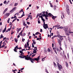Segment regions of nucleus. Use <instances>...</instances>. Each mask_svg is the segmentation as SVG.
Returning <instances> with one entry per match:
<instances>
[{"label":"nucleus","instance_id":"1","mask_svg":"<svg viewBox=\"0 0 73 73\" xmlns=\"http://www.w3.org/2000/svg\"><path fill=\"white\" fill-rule=\"evenodd\" d=\"M57 65L58 66V69H59V70H60V71H61L62 70L61 69H62V66L60 65V64H59V63H58V62H57Z\"/></svg>","mask_w":73,"mask_h":73},{"label":"nucleus","instance_id":"2","mask_svg":"<svg viewBox=\"0 0 73 73\" xmlns=\"http://www.w3.org/2000/svg\"><path fill=\"white\" fill-rule=\"evenodd\" d=\"M43 23L44 24H43V26L44 28L45 29H46V28H48V29H49V28L48 26V24H45V22H43Z\"/></svg>","mask_w":73,"mask_h":73},{"label":"nucleus","instance_id":"3","mask_svg":"<svg viewBox=\"0 0 73 73\" xmlns=\"http://www.w3.org/2000/svg\"><path fill=\"white\" fill-rule=\"evenodd\" d=\"M48 16H49L51 17L52 16V19H53V20H55V19L57 18V16H54L52 14H51L50 13H49L47 14Z\"/></svg>","mask_w":73,"mask_h":73},{"label":"nucleus","instance_id":"4","mask_svg":"<svg viewBox=\"0 0 73 73\" xmlns=\"http://www.w3.org/2000/svg\"><path fill=\"white\" fill-rule=\"evenodd\" d=\"M37 59L36 58H32L31 60V62L32 63H34L33 61H37Z\"/></svg>","mask_w":73,"mask_h":73},{"label":"nucleus","instance_id":"5","mask_svg":"<svg viewBox=\"0 0 73 73\" xmlns=\"http://www.w3.org/2000/svg\"><path fill=\"white\" fill-rule=\"evenodd\" d=\"M24 56V58H25V60H30L31 61L32 60L30 59L29 58L28 56Z\"/></svg>","mask_w":73,"mask_h":73},{"label":"nucleus","instance_id":"6","mask_svg":"<svg viewBox=\"0 0 73 73\" xmlns=\"http://www.w3.org/2000/svg\"><path fill=\"white\" fill-rule=\"evenodd\" d=\"M61 39H58V43H59V44L60 45V46H61Z\"/></svg>","mask_w":73,"mask_h":73},{"label":"nucleus","instance_id":"7","mask_svg":"<svg viewBox=\"0 0 73 73\" xmlns=\"http://www.w3.org/2000/svg\"><path fill=\"white\" fill-rule=\"evenodd\" d=\"M20 54L21 55V56H19V57H20V58H24V56H25V55H24L22 54V53H21V54Z\"/></svg>","mask_w":73,"mask_h":73},{"label":"nucleus","instance_id":"8","mask_svg":"<svg viewBox=\"0 0 73 73\" xmlns=\"http://www.w3.org/2000/svg\"><path fill=\"white\" fill-rule=\"evenodd\" d=\"M58 36L59 37V38H60V40L62 41V40H64V39L63 38V36H61V35H58Z\"/></svg>","mask_w":73,"mask_h":73},{"label":"nucleus","instance_id":"9","mask_svg":"<svg viewBox=\"0 0 73 73\" xmlns=\"http://www.w3.org/2000/svg\"><path fill=\"white\" fill-rule=\"evenodd\" d=\"M66 10L67 11V12L68 14V15H69V8L67 7L66 8Z\"/></svg>","mask_w":73,"mask_h":73},{"label":"nucleus","instance_id":"10","mask_svg":"<svg viewBox=\"0 0 73 73\" xmlns=\"http://www.w3.org/2000/svg\"><path fill=\"white\" fill-rule=\"evenodd\" d=\"M24 46L25 47V48H26V49H27V48H31L30 46H27V44H25Z\"/></svg>","mask_w":73,"mask_h":73},{"label":"nucleus","instance_id":"11","mask_svg":"<svg viewBox=\"0 0 73 73\" xmlns=\"http://www.w3.org/2000/svg\"><path fill=\"white\" fill-rule=\"evenodd\" d=\"M68 28L66 27H65L64 31H65V32H68Z\"/></svg>","mask_w":73,"mask_h":73},{"label":"nucleus","instance_id":"12","mask_svg":"<svg viewBox=\"0 0 73 73\" xmlns=\"http://www.w3.org/2000/svg\"><path fill=\"white\" fill-rule=\"evenodd\" d=\"M36 42H34L33 43H32V47L33 48H34V45H35V44H36Z\"/></svg>","mask_w":73,"mask_h":73},{"label":"nucleus","instance_id":"13","mask_svg":"<svg viewBox=\"0 0 73 73\" xmlns=\"http://www.w3.org/2000/svg\"><path fill=\"white\" fill-rule=\"evenodd\" d=\"M10 15V13H7L5 14V15L6 16H7V17H8Z\"/></svg>","mask_w":73,"mask_h":73},{"label":"nucleus","instance_id":"14","mask_svg":"<svg viewBox=\"0 0 73 73\" xmlns=\"http://www.w3.org/2000/svg\"><path fill=\"white\" fill-rule=\"evenodd\" d=\"M53 63H54V67L55 68H57V64H56V63H55L54 62Z\"/></svg>","mask_w":73,"mask_h":73},{"label":"nucleus","instance_id":"15","mask_svg":"<svg viewBox=\"0 0 73 73\" xmlns=\"http://www.w3.org/2000/svg\"><path fill=\"white\" fill-rule=\"evenodd\" d=\"M43 16V17H48V16L47 15H45V14H42V16Z\"/></svg>","mask_w":73,"mask_h":73},{"label":"nucleus","instance_id":"16","mask_svg":"<svg viewBox=\"0 0 73 73\" xmlns=\"http://www.w3.org/2000/svg\"><path fill=\"white\" fill-rule=\"evenodd\" d=\"M6 27H5L4 29L3 30V31H2L3 33H4V32H5V31H6Z\"/></svg>","mask_w":73,"mask_h":73},{"label":"nucleus","instance_id":"17","mask_svg":"<svg viewBox=\"0 0 73 73\" xmlns=\"http://www.w3.org/2000/svg\"><path fill=\"white\" fill-rule=\"evenodd\" d=\"M68 38L69 41V42H71L70 40H71V39L70 38V37L69 36H68Z\"/></svg>","mask_w":73,"mask_h":73},{"label":"nucleus","instance_id":"18","mask_svg":"<svg viewBox=\"0 0 73 73\" xmlns=\"http://www.w3.org/2000/svg\"><path fill=\"white\" fill-rule=\"evenodd\" d=\"M40 56H39L37 57V61H38L40 60Z\"/></svg>","mask_w":73,"mask_h":73},{"label":"nucleus","instance_id":"19","mask_svg":"<svg viewBox=\"0 0 73 73\" xmlns=\"http://www.w3.org/2000/svg\"><path fill=\"white\" fill-rule=\"evenodd\" d=\"M66 66L67 67V68H68L69 66V65H68V63H67V62H66Z\"/></svg>","mask_w":73,"mask_h":73},{"label":"nucleus","instance_id":"20","mask_svg":"<svg viewBox=\"0 0 73 73\" xmlns=\"http://www.w3.org/2000/svg\"><path fill=\"white\" fill-rule=\"evenodd\" d=\"M33 52H34V53H37V51H36V50L35 49H33Z\"/></svg>","mask_w":73,"mask_h":73},{"label":"nucleus","instance_id":"21","mask_svg":"<svg viewBox=\"0 0 73 73\" xmlns=\"http://www.w3.org/2000/svg\"><path fill=\"white\" fill-rule=\"evenodd\" d=\"M13 10H11V11H9V13H10V14H11V13H13Z\"/></svg>","mask_w":73,"mask_h":73},{"label":"nucleus","instance_id":"22","mask_svg":"<svg viewBox=\"0 0 73 73\" xmlns=\"http://www.w3.org/2000/svg\"><path fill=\"white\" fill-rule=\"evenodd\" d=\"M17 50V49H16V47H15L14 49V51L15 52H17V50Z\"/></svg>","mask_w":73,"mask_h":73},{"label":"nucleus","instance_id":"23","mask_svg":"<svg viewBox=\"0 0 73 73\" xmlns=\"http://www.w3.org/2000/svg\"><path fill=\"white\" fill-rule=\"evenodd\" d=\"M56 50L57 52H58V51L59 52H60V51H61V50H60V49H59L58 48H56Z\"/></svg>","mask_w":73,"mask_h":73},{"label":"nucleus","instance_id":"24","mask_svg":"<svg viewBox=\"0 0 73 73\" xmlns=\"http://www.w3.org/2000/svg\"><path fill=\"white\" fill-rule=\"evenodd\" d=\"M0 37H1L0 38V39L2 38H3V37H4V36H3L2 34L0 36Z\"/></svg>","mask_w":73,"mask_h":73},{"label":"nucleus","instance_id":"25","mask_svg":"<svg viewBox=\"0 0 73 73\" xmlns=\"http://www.w3.org/2000/svg\"><path fill=\"white\" fill-rule=\"evenodd\" d=\"M18 5V3H15L14 5V7H16V6H17Z\"/></svg>","mask_w":73,"mask_h":73},{"label":"nucleus","instance_id":"26","mask_svg":"<svg viewBox=\"0 0 73 73\" xmlns=\"http://www.w3.org/2000/svg\"><path fill=\"white\" fill-rule=\"evenodd\" d=\"M44 52L46 54H47V53H48V50H44Z\"/></svg>","mask_w":73,"mask_h":73},{"label":"nucleus","instance_id":"27","mask_svg":"<svg viewBox=\"0 0 73 73\" xmlns=\"http://www.w3.org/2000/svg\"><path fill=\"white\" fill-rule=\"evenodd\" d=\"M46 57H45L44 58H43L42 59V61H44V60H45V59H45V58H46Z\"/></svg>","mask_w":73,"mask_h":73},{"label":"nucleus","instance_id":"28","mask_svg":"<svg viewBox=\"0 0 73 73\" xmlns=\"http://www.w3.org/2000/svg\"><path fill=\"white\" fill-rule=\"evenodd\" d=\"M5 42H6V43H7V44H8V40H7V39H5Z\"/></svg>","mask_w":73,"mask_h":73},{"label":"nucleus","instance_id":"29","mask_svg":"<svg viewBox=\"0 0 73 73\" xmlns=\"http://www.w3.org/2000/svg\"><path fill=\"white\" fill-rule=\"evenodd\" d=\"M36 56V54H33L31 56V58H33V57H34V56Z\"/></svg>","mask_w":73,"mask_h":73},{"label":"nucleus","instance_id":"30","mask_svg":"<svg viewBox=\"0 0 73 73\" xmlns=\"http://www.w3.org/2000/svg\"><path fill=\"white\" fill-rule=\"evenodd\" d=\"M16 8H16V7H15L12 10H13V11H14V10H15V9H16Z\"/></svg>","mask_w":73,"mask_h":73},{"label":"nucleus","instance_id":"31","mask_svg":"<svg viewBox=\"0 0 73 73\" xmlns=\"http://www.w3.org/2000/svg\"><path fill=\"white\" fill-rule=\"evenodd\" d=\"M15 40V42L16 43L17 42V40L16 39V38H15L14 39Z\"/></svg>","mask_w":73,"mask_h":73},{"label":"nucleus","instance_id":"32","mask_svg":"<svg viewBox=\"0 0 73 73\" xmlns=\"http://www.w3.org/2000/svg\"><path fill=\"white\" fill-rule=\"evenodd\" d=\"M10 20V18H9L8 20L7 21V22L8 23H9V21Z\"/></svg>","mask_w":73,"mask_h":73},{"label":"nucleus","instance_id":"33","mask_svg":"<svg viewBox=\"0 0 73 73\" xmlns=\"http://www.w3.org/2000/svg\"><path fill=\"white\" fill-rule=\"evenodd\" d=\"M39 34H40V33L38 32H37L35 33V35H39Z\"/></svg>","mask_w":73,"mask_h":73},{"label":"nucleus","instance_id":"34","mask_svg":"<svg viewBox=\"0 0 73 73\" xmlns=\"http://www.w3.org/2000/svg\"><path fill=\"white\" fill-rule=\"evenodd\" d=\"M29 42H27V45H26L27 46H29Z\"/></svg>","mask_w":73,"mask_h":73},{"label":"nucleus","instance_id":"35","mask_svg":"<svg viewBox=\"0 0 73 73\" xmlns=\"http://www.w3.org/2000/svg\"><path fill=\"white\" fill-rule=\"evenodd\" d=\"M48 52H50V49L49 48L48 49Z\"/></svg>","mask_w":73,"mask_h":73},{"label":"nucleus","instance_id":"36","mask_svg":"<svg viewBox=\"0 0 73 73\" xmlns=\"http://www.w3.org/2000/svg\"><path fill=\"white\" fill-rule=\"evenodd\" d=\"M4 4H7V1H4L3 2Z\"/></svg>","mask_w":73,"mask_h":73},{"label":"nucleus","instance_id":"37","mask_svg":"<svg viewBox=\"0 0 73 73\" xmlns=\"http://www.w3.org/2000/svg\"><path fill=\"white\" fill-rule=\"evenodd\" d=\"M42 21H43V22H45V19H43V18H42Z\"/></svg>","mask_w":73,"mask_h":73},{"label":"nucleus","instance_id":"38","mask_svg":"<svg viewBox=\"0 0 73 73\" xmlns=\"http://www.w3.org/2000/svg\"><path fill=\"white\" fill-rule=\"evenodd\" d=\"M20 31V29H17V31Z\"/></svg>","mask_w":73,"mask_h":73},{"label":"nucleus","instance_id":"39","mask_svg":"<svg viewBox=\"0 0 73 73\" xmlns=\"http://www.w3.org/2000/svg\"><path fill=\"white\" fill-rule=\"evenodd\" d=\"M36 40H39V41H40V38H37Z\"/></svg>","mask_w":73,"mask_h":73},{"label":"nucleus","instance_id":"40","mask_svg":"<svg viewBox=\"0 0 73 73\" xmlns=\"http://www.w3.org/2000/svg\"><path fill=\"white\" fill-rule=\"evenodd\" d=\"M23 52L21 50L19 51V53H22Z\"/></svg>","mask_w":73,"mask_h":73},{"label":"nucleus","instance_id":"41","mask_svg":"<svg viewBox=\"0 0 73 73\" xmlns=\"http://www.w3.org/2000/svg\"><path fill=\"white\" fill-rule=\"evenodd\" d=\"M26 35V34H25V33H23V36H25Z\"/></svg>","mask_w":73,"mask_h":73},{"label":"nucleus","instance_id":"42","mask_svg":"<svg viewBox=\"0 0 73 73\" xmlns=\"http://www.w3.org/2000/svg\"><path fill=\"white\" fill-rule=\"evenodd\" d=\"M2 31H3V29L1 28L0 29V32H2Z\"/></svg>","mask_w":73,"mask_h":73},{"label":"nucleus","instance_id":"43","mask_svg":"<svg viewBox=\"0 0 73 73\" xmlns=\"http://www.w3.org/2000/svg\"><path fill=\"white\" fill-rule=\"evenodd\" d=\"M38 16H40V14H38V15L36 16V18H37V17H38Z\"/></svg>","mask_w":73,"mask_h":73},{"label":"nucleus","instance_id":"44","mask_svg":"<svg viewBox=\"0 0 73 73\" xmlns=\"http://www.w3.org/2000/svg\"><path fill=\"white\" fill-rule=\"evenodd\" d=\"M56 37V36L54 35L52 38V39H53V38H54V37Z\"/></svg>","mask_w":73,"mask_h":73},{"label":"nucleus","instance_id":"45","mask_svg":"<svg viewBox=\"0 0 73 73\" xmlns=\"http://www.w3.org/2000/svg\"><path fill=\"white\" fill-rule=\"evenodd\" d=\"M28 58H29L30 59V60H32V58L31 57V56H28Z\"/></svg>","mask_w":73,"mask_h":73},{"label":"nucleus","instance_id":"46","mask_svg":"<svg viewBox=\"0 0 73 73\" xmlns=\"http://www.w3.org/2000/svg\"><path fill=\"white\" fill-rule=\"evenodd\" d=\"M23 25H24L25 26H27V24H25V23H23Z\"/></svg>","mask_w":73,"mask_h":73},{"label":"nucleus","instance_id":"47","mask_svg":"<svg viewBox=\"0 0 73 73\" xmlns=\"http://www.w3.org/2000/svg\"><path fill=\"white\" fill-rule=\"evenodd\" d=\"M45 15H48V12L47 11H46L45 12Z\"/></svg>","mask_w":73,"mask_h":73},{"label":"nucleus","instance_id":"48","mask_svg":"<svg viewBox=\"0 0 73 73\" xmlns=\"http://www.w3.org/2000/svg\"><path fill=\"white\" fill-rule=\"evenodd\" d=\"M62 16H63V18H64V17H65V15L63 14H62Z\"/></svg>","mask_w":73,"mask_h":73},{"label":"nucleus","instance_id":"49","mask_svg":"<svg viewBox=\"0 0 73 73\" xmlns=\"http://www.w3.org/2000/svg\"><path fill=\"white\" fill-rule=\"evenodd\" d=\"M15 48H17V49H19V47L17 45V46H16Z\"/></svg>","mask_w":73,"mask_h":73},{"label":"nucleus","instance_id":"50","mask_svg":"<svg viewBox=\"0 0 73 73\" xmlns=\"http://www.w3.org/2000/svg\"><path fill=\"white\" fill-rule=\"evenodd\" d=\"M10 6L12 7V5H13V4H12V3H11V4H10L9 5Z\"/></svg>","mask_w":73,"mask_h":73},{"label":"nucleus","instance_id":"51","mask_svg":"<svg viewBox=\"0 0 73 73\" xmlns=\"http://www.w3.org/2000/svg\"><path fill=\"white\" fill-rule=\"evenodd\" d=\"M45 11H43V12H42V13H43V15H45Z\"/></svg>","mask_w":73,"mask_h":73},{"label":"nucleus","instance_id":"52","mask_svg":"<svg viewBox=\"0 0 73 73\" xmlns=\"http://www.w3.org/2000/svg\"><path fill=\"white\" fill-rule=\"evenodd\" d=\"M41 23V22H40V20H39L38 21V24H40Z\"/></svg>","mask_w":73,"mask_h":73},{"label":"nucleus","instance_id":"53","mask_svg":"<svg viewBox=\"0 0 73 73\" xmlns=\"http://www.w3.org/2000/svg\"><path fill=\"white\" fill-rule=\"evenodd\" d=\"M24 41H25V39H23V38L22 41H23V42H24Z\"/></svg>","mask_w":73,"mask_h":73},{"label":"nucleus","instance_id":"54","mask_svg":"<svg viewBox=\"0 0 73 73\" xmlns=\"http://www.w3.org/2000/svg\"><path fill=\"white\" fill-rule=\"evenodd\" d=\"M7 10H8V8H6L5 9V10H4V11H6V12H7Z\"/></svg>","mask_w":73,"mask_h":73},{"label":"nucleus","instance_id":"55","mask_svg":"<svg viewBox=\"0 0 73 73\" xmlns=\"http://www.w3.org/2000/svg\"><path fill=\"white\" fill-rule=\"evenodd\" d=\"M5 12H6V11H5V10H4L3 13V14H4L5 13Z\"/></svg>","mask_w":73,"mask_h":73},{"label":"nucleus","instance_id":"56","mask_svg":"<svg viewBox=\"0 0 73 73\" xmlns=\"http://www.w3.org/2000/svg\"><path fill=\"white\" fill-rule=\"evenodd\" d=\"M48 17H45V18L46 19V20H48Z\"/></svg>","mask_w":73,"mask_h":73},{"label":"nucleus","instance_id":"57","mask_svg":"<svg viewBox=\"0 0 73 73\" xmlns=\"http://www.w3.org/2000/svg\"><path fill=\"white\" fill-rule=\"evenodd\" d=\"M40 18H41V19H42L43 18V17H42V15L41 16H40Z\"/></svg>","mask_w":73,"mask_h":73},{"label":"nucleus","instance_id":"58","mask_svg":"<svg viewBox=\"0 0 73 73\" xmlns=\"http://www.w3.org/2000/svg\"><path fill=\"white\" fill-rule=\"evenodd\" d=\"M56 60L57 62H59V60H58V59H56Z\"/></svg>","mask_w":73,"mask_h":73},{"label":"nucleus","instance_id":"59","mask_svg":"<svg viewBox=\"0 0 73 73\" xmlns=\"http://www.w3.org/2000/svg\"><path fill=\"white\" fill-rule=\"evenodd\" d=\"M22 35V33L21 32L19 34V35Z\"/></svg>","mask_w":73,"mask_h":73},{"label":"nucleus","instance_id":"60","mask_svg":"<svg viewBox=\"0 0 73 73\" xmlns=\"http://www.w3.org/2000/svg\"><path fill=\"white\" fill-rule=\"evenodd\" d=\"M53 50H54V51H55V50H55V48L54 47V48H53Z\"/></svg>","mask_w":73,"mask_h":73},{"label":"nucleus","instance_id":"61","mask_svg":"<svg viewBox=\"0 0 73 73\" xmlns=\"http://www.w3.org/2000/svg\"><path fill=\"white\" fill-rule=\"evenodd\" d=\"M27 23L28 25H29V24H30V23H29V22H27Z\"/></svg>","mask_w":73,"mask_h":73},{"label":"nucleus","instance_id":"62","mask_svg":"<svg viewBox=\"0 0 73 73\" xmlns=\"http://www.w3.org/2000/svg\"><path fill=\"white\" fill-rule=\"evenodd\" d=\"M40 32H42V29H40Z\"/></svg>","mask_w":73,"mask_h":73},{"label":"nucleus","instance_id":"63","mask_svg":"<svg viewBox=\"0 0 73 73\" xmlns=\"http://www.w3.org/2000/svg\"><path fill=\"white\" fill-rule=\"evenodd\" d=\"M34 49H35V50H37V47H35Z\"/></svg>","mask_w":73,"mask_h":73},{"label":"nucleus","instance_id":"64","mask_svg":"<svg viewBox=\"0 0 73 73\" xmlns=\"http://www.w3.org/2000/svg\"><path fill=\"white\" fill-rule=\"evenodd\" d=\"M66 8H69V6H68V5H67L66 6Z\"/></svg>","mask_w":73,"mask_h":73}]
</instances>
